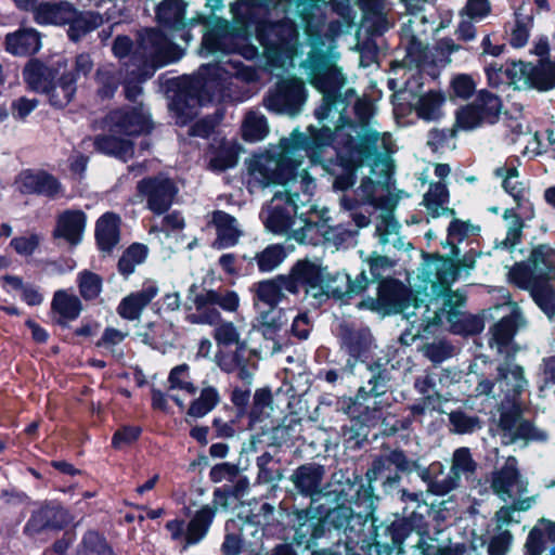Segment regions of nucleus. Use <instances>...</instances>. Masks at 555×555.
<instances>
[{
  "mask_svg": "<svg viewBox=\"0 0 555 555\" xmlns=\"http://www.w3.org/2000/svg\"><path fill=\"white\" fill-rule=\"evenodd\" d=\"M321 137V143L305 145L301 132L294 130L279 144L270 145L245 160L246 186L250 193L271 185L283 186V191H278L260 212L266 229L312 245L318 244L324 233L328 211L318 209L313 204L315 181L300 167L306 156L312 162H320V151L326 150L328 141L326 132Z\"/></svg>",
  "mask_w": 555,
  "mask_h": 555,
  "instance_id": "f257e3e1",
  "label": "nucleus"
},
{
  "mask_svg": "<svg viewBox=\"0 0 555 555\" xmlns=\"http://www.w3.org/2000/svg\"><path fill=\"white\" fill-rule=\"evenodd\" d=\"M460 276V268L453 260H444L437 270V279L443 289L437 293L439 286L430 283L431 295L425 293L424 297L412 296L406 287L392 279L384 280L378 286V302L388 312L401 313L410 328L400 337L405 344H412L424 333L429 332L430 326L442 323L443 319L451 325L452 331L461 333V322L467 317L460 311L464 304V297L452 293L449 285Z\"/></svg>",
  "mask_w": 555,
  "mask_h": 555,
  "instance_id": "f03ea898",
  "label": "nucleus"
},
{
  "mask_svg": "<svg viewBox=\"0 0 555 555\" xmlns=\"http://www.w3.org/2000/svg\"><path fill=\"white\" fill-rule=\"evenodd\" d=\"M354 102V113L359 122L357 125L349 121L344 114L339 119L338 114L332 113L327 119L335 126L333 132L328 127L323 126L320 129L313 126L308 127V134L301 132L305 145L319 144L323 141L321 133L328 135L326 150L320 151V162L323 160V154L331 151V144L335 147L340 157L349 163L357 164L370 153L390 154L395 151V142L389 132H382L376 122L372 120L373 107L370 102L360 100L354 94L353 100L347 102V106Z\"/></svg>",
  "mask_w": 555,
  "mask_h": 555,
  "instance_id": "7ed1b4c3",
  "label": "nucleus"
},
{
  "mask_svg": "<svg viewBox=\"0 0 555 555\" xmlns=\"http://www.w3.org/2000/svg\"><path fill=\"white\" fill-rule=\"evenodd\" d=\"M292 0H237L231 4L236 23L248 28L255 25L256 37L263 48V55L272 67L292 64L304 44L298 41L296 24L288 18L270 21L274 12H286Z\"/></svg>",
  "mask_w": 555,
  "mask_h": 555,
  "instance_id": "20e7f679",
  "label": "nucleus"
},
{
  "mask_svg": "<svg viewBox=\"0 0 555 555\" xmlns=\"http://www.w3.org/2000/svg\"><path fill=\"white\" fill-rule=\"evenodd\" d=\"M495 385L505 393L499 422V434L502 442L512 444L518 441L525 443L545 441L547 433L521 417V403L518 401V397L527 387L522 369L511 362L500 365L496 382L481 379L477 384L476 392L479 396H489L493 392Z\"/></svg>",
  "mask_w": 555,
  "mask_h": 555,
  "instance_id": "39448f33",
  "label": "nucleus"
},
{
  "mask_svg": "<svg viewBox=\"0 0 555 555\" xmlns=\"http://www.w3.org/2000/svg\"><path fill=\"white\" fill-rule=\"evenodd\" d=\"M305 47L309 48V51L302 66L308 72L311 85L323 94L322 103L314 112L317 119L323 122L333 112L343 119L347 102L354 98V90L347 89L344 95L339 93L346 83V77L341 68L335 64L338 57L336 44L332 39L322 41V38L317 36L308 40Z\"/></svg>",
  "mask_w": 555,
  "mask_h": 555,
  "instance_id": "423d86ee",
  "label": "nucleus"
},
{
  "mask_svg": "<svg viewBox=\"0 0 555 555\" xmlns=\"http://www.w3.org/2000/svg\"><path fill=\"white\" fill-rule=\"evenodd\" d=\"M182 50L158 29H145L126 64L125 93L129 100L141 94V82L150 78L156 68L181 59Z\"/></svg>",
  "mask_w": 555,
  "mask_h": 555,
  "instance_id": "0eeeda50",
  "label": "nucleus"
},
{
  "mask_svg": "<svg viewBox=\"0 0 555 555\" xmlns=\"http://www.w3.org/2000/svg\"><path fill=\"white\" fill-rule=\"evenodd\" d=\"M287 278L295 282L297 291L299 285L305 286L306 294L319 302L330 296L340 298L350 293L358 294L367 285L364 272L352 282L347 273L336 272L332 275L320 262L310 260H299Z\"/></svg>",
  "mask_w": 555,
  "mask_h": 555,
  "instance_id": "6e6552de",
  "label": "nucleus"
},
{
  "mask_svg": "<svg viewBox=\"0 0 555 555\" xmlns=\"http://www.w3.org/2000/svg\"><path fill=\"white\" fill-rule=\"evenodd\" d=\"M208 78L204 87L212 92L218 101L243 102L250 98L251 92L241 87V83H250L259 79L256 68L245 66L234 56L219 61L202 68Z\"/></svg>",
  "mask_w": 555,
  "mask_h": 555,
  "instance_id": "1a4fd4ad",
  "label": "nucleus"
},
{
  "mask_svg": "<svg viewBox=\"0 0 555 555\" xmlns=\"http://www.w3.org/2000/svg\"><path fill=\"white\" fill-rule=\"evenodd\" d=\"M205 25L202 54H237L246 60H254L259 55L258 48L249 42L248 37L231 30L227 20L214 17L207 20Z\"/></svg>",
  "mask_w": 555,
  "mask_h": 555,
  "instance_id": "9d476101",
  "label": "nucleus"
},
{
  "mask_svg": "<svg viewBox=\"0 0 555 555\" xmlns=\"http://www.w3.org/2000/svg\"><path fill=\"white\" fill-rule=\"evenodd\" d=\"M354 504L357 506L364 505V513L353 512L350 505H346V502L351 501L344 499L341 504L333 509H330L325 516V522L333 526L335 529L343 530L346 534V544L349 547L350 544H359L360 542H366L367 538L364 534V528L372 516V495L367 490L362 487L356 490Z\"/></svg>",
  "mask_w": 555,
  "mask_h": 555,
  "instance_id": "9b49d317",
  "label": "nucleus"
},
{
  "mask_svg": "<svg viewBox=\"0 0 555 555\" xmlns=\"http://www.w3.org/2000/svg\"><path fill=\"white\" fill-rule=\"evenodd\" d=\"M366 205L374 209H387L392 205L386 182H374L366 178L357 189L354 196L343 195L340 198L341 208L349 212V217L358 228H364L370 223L371 210L365 207Z\"/></svg>",
  "mask_w": 555,
  "mask_h": 555,
  "instance_id": "f8f14e48",
  "label": "nucleus"
},
{
  "mask_svg": "<svg viewBox=\"0 0 555 555\" xmlns=\"http://www.w3.org/2000/svg\"><path fill=\"white\" fill-rule=\"evenodd\" d=\"M330 3L339 20L325 23L321 8L315 4L312 8L313 13L311 17L304 14V20L307 24L308 40L320 36L322 41L332 39L333 43L336 44L337 37L349 34L353 29L358 16L353 8V5H356L354 0H332Z\"/></svg>",
  "mask_w": 555,
  "mask_h": 555,
  "instance_id": "ddd939ff",
  "label": "nucleus"
},
{
  "mask_svg": "<svg viewBox=\"0 0 555 555\" xmlns=\"http://www.w3.org/2000/svg\"><path fill=\"white\" fill-rule=\"evenodd\" d=\"M491 489L505 503L514 504L515 508L529 509L532 499L524 498L527 482L521 478L517 460L508 456L502 467L492 473Z\"/></svg>",
  "mask_w": 555,
  "mask_h": 555,
  "instance_id": "4468645a",
  "label": "nucleus"
},
{
  "mask_svg": "<svg viewBox=\"0 0 555 555\" xmlns=\"http://www.w3.org/2000/svg\"><path fill=\"white\" fill-rule=\"evenodd\" d=\"M361 11V21L357 31L360 40L366 37L371 41L389 31L396 24L393 2L391 0H354Z\"/></svg>",
  "mask_w": 555,
  "mask_h": 555,
  "instance_id": "2eb2a0df",
  "label": "nucleus"
},
{
  "mask_svg": "<svg viewBox=\"0 0 555 555\" xmlns=\"http://www.w3.org/2000/svg\"><path fill=\"white\" fill-rule=\"evenodd\" d=\"M307 100L306 89L302 81L292 78L276 83L263 99L267 109L285 114L288 116L298 115Z\"/></svg>",
  "mask_w": 555,
  "mask_h": 555,
  "instance_id": "dca6fc26",
  "label": "nucleus"
},
{
  "mask_svg": "<svg viewBox=\"0 0 555 555\" xmlns=\"http://www.w3.org/2000/svg\"><path fill=\"white\" fill-rule=\"evenodd\" d=\"M106 126L111 132H118L130 139L152 129L150 114L142 104L111 112L106 117Z\"/></svg>",
  "mask_w": 555,
  "mask_h": 555,
  "instance_id": "f3484780",
  "label": "nucleus"
},
{
  "mask_svg": "<svg viewBox=\"0 0 555 555\" xmlns=\"http://www.w3.org/2000/svg\"><path fill=\"white\" fill-rule=\"evenodd\" d=\"M410 17L401 28V42L405 47L403 62L408 66L421 67L427 57L424 37L427 34V20L418 13H410Z\"/></svg>",
  "mask_w": 555,
  "mask_h": 555,
  "instance_id": "a211bd4d",
  "label": "nucleus"
},
{
  "mask_svg": "<svg viewBox=\"0 0 555 555\" xmlns=\"http://www.w3.org/2000/svg\"><path fill=\"white\" fill-rule=\"evenodd\" d=\"M258 351L248 348L246 343L235 346L233 351H220L217 356L218 366L227 373H236L244 383L250 384L257 369Z\"/></svg>",
  "mask_w": 555,
  "mask_h": 555,
  "instance_id": "6ab92c4d",
  "label": "nucleus"
},
{
  "mask_svg": "<svg viewBox=\"0 0 555 555\" xmlns=\"http://www.w3.org/2000/svg\"><path fill=\"white\" fill-rule=\"evenodd\" d=\"M215 508L205 505L190 520L186 529L184 522L173 519L167 522L166 528L173 540H184L185 546L198 543L208 532L215 517Z\"/></svg>",
  "mask_w": 555,
  "mask_h": 555,
  "instance_id": "aec40b11",
  "label": "nucleus"
},
{
  "mask_svg": "<svg viewBox=\"0 0 555 555\" xmlns=\"http://www.w3.org/2000/svg\"><path fill=\"white\" fill-rule=\"evenodd\" d=\"M138 193L147 202V208L156 215H162L172 205L176 195L173 182L163 176L143 179L138 183Z\"/></svg>",
  "mask_w": 555,
  "mask_h": 555,
  "instance_id": "412c9836",
  "label": "nucleus"
},
{
  "mask_svg": "<svg viewBox=\"0 0 555 555\" xmlns=\"http://www.w3.org/2000/svg\"><path fill=\"white\" fill-rule=\"evenodd\" d=\"M249 513L245 515L246 520L242 526V535L244 542H248L256 547L262 546L264 537V527L274 520V507L267 502L255 501L248 504Z\"/></svg>",
  "mask_w": 555,
  "mask_h": 555,
  "instance_id": "4be33fe9",
  "label": "nucleus"
},
{
  "mask_svg": "<svg viewBox=\"0 0 555 555\" xmlns=\"http://www.w3.org/2000/svg\"><path fill=\"white\" fill-rule=\"evenodd\" d=\"M254 294V305L259 309V304L268 308H278V305L284 298V292L297 293L295 282L289 278L280 275L275 279L264 280L254 283L250 287Z\"/></svg>",
  "mask_w": 555,
  "mask_h": 555,
  "instance_id": "5701e85b",
  "label": "nucleus"
},
{
  "mask_svg": "<svg viewBox=\"0 0 555 555\" xmlns=\"http://www.w3.org/2000/svg\"><path fill=\"white\" fill-rule=\"evenodd\" d=\"M68 521V512L57 502H49L34 512L25 526V531L36 534L44 530L57 531Z\"/></svg>",
  "mask_w": 555,
  "mask_h": 555,
  "instance_id": "b1692460",
  "label": "nucleus"
},
{
  "mask_svg": "<svg viewBox=\"0 0 555 555\" xmlns=\"http://www.w3.org/2000/svg\"><path fill=\"white\" fill-rule=\"evenodd\" d=\"M379 153H370L367 156H365L361 162L353 164L349 163L348 160L340 157L337 153V150L335 147V143L331 144V151L323 154V160L322 162H310L314 165L319 164L322 165V167L326 171H332L335 173L334 166L338 165L343 168V173L336 176L333 182V186L335 190L345 191L349 188H351L354 184L356 178H354V169L359 166H361L364 162L370 159L373 156H379Z\"/></svg>",
  "mask_w": 555,
  "mask_h": 555,
  "instance_id": "393cba45",
  "label": "nucleus"
},
{
  "mask_svg": "<svg viewBox=\"0 0 555 555\" xmlns=\"http://www.w3.org/2000/svg\"><path fill=\"white\" fill-rule=\"evenodd\" d=\"M520 322L521 315L517 309H514L509 315L503 317L490 331V348L506 357L514 354L516 350L513 346V338Z\"/></svg>",
  "mask_w": 555,
  "mask_h": 555,
  "instance_id": "a878e982",
  "label": "nucleus"
},
{
  "mask_svg": "<svg viewBox=\"0 0 555 555\" xmlns=\"http://www.w3.org/2000/svg\"><path fill=\"white\" fill-rule=\"evenodd\" d=\"M158 285L153 280H146L141 289L125 297L117 307V313L125 320H139L143 309L158 294Z\"/></svg>",
  "mask_w": 555,
  "mask_h": 555,
  "instance_id": "bb28decb",
  "label": "nucleus"
},
{
  "mask_svg": "<svg viewBox=\"0 0 555 555\" xmlns=\"http://www.w3.org/2000/svg\"><path fill=\"white\" fill-rule=\"evenodd\" d=\"M121 219L114 212H105L95 224V241L102 253L111 254L120 242Z\"/></svg>",
  "mask_w": 555,
  "mask_h": 555,
  "instance_id": "cd10ccee",
  "label": "nucleus"
},
{
  "mask_svg": "<svg viewBox=\"0 0 555 555\" xmlns=\"http://www.w3.org/2000/svg\"><path fill=\"white\" fill-rule=\"evenodd\" d=\"M211 222L217 232V237L212 244L215 248L223 249L232 247L237 244L240 237L243 235L237 220L222 210L214 211Z\"/></svg>",
  "mask_w": 555,
  "mask_h": 555,
  "instance_id": "c85d7f7f",
  "label": "nucleus"
},
{
  "mask_svg": "<svg viewBox=\"0 0 555 555\" xmlns=\"http://www.w3.org/2000/svg\"><path fill=\"white\" fill-rule=\"evenodd\" d=\"M63 63H57V66H46L37 60L30 61L24 68V79L35 91L42 92L49 90L51 82H54L56 78L62 74Z\"/></svg>",
  "mask_w": 555,
  "mask_h": 555,
  "instance_id": "c756f323",
  "label": "nucleus"
},
{
  "mask_svg": "<svg viewBox=\"0 0 555 555\" xmlns=\"http://www.w3.org/2000/svg\"><path fill=\"white\" fill-rule=\"evenodd\" d=\"M324 469L317 464L299 466L291 476V480L299 493L314 498L321 493Z\"/></svg>",
  "mask_w": 555,
  "mask_h": 555,
  "instance_id": "7c9ffc66",
  "label": "nucleus"
},
{
  "mask_svg": "<svg viewBox=\"0 0 555 555\" xmlns=\"http://www.w3.org/2000/svg\"><path fill=\"white\" fill-rule=\"evenodd\" d=\"M186 3L182 0H163L156 9V17L160 25L171 30H183L193 26L194 20H185Z\"/></svg>",
  "mask_w": 555,
  "mask_h": 555,
  "instance_id": "2f4dec72",
  "label": "nucleus"
},
{
  "mask_svg": "<svg viewBox=\"0 0 555 555\" xmlns=\"http://www.w3.org/2000/svg\"><path fill=\"white\" fill-rule=\"evenodd\" d=\"M118 132L98 135L94 140L95 149L109 156H114L122 162L129 160L134 155L133 142L128 137H119Z\"/></svg>",
  "mask_w": 555,
  "mask_h": 555,
  "instance_id": "473e14b6",
  "label": "nucleus"
},
{
  "mask_svg": "<svg viewBox=\"0 0 555 555\" xmlns=\"http://www.w3.org/2000/svg\"><path fill=\"white\" fill-rule=\"evenodd\" d=\"M295 540L298 544L309 545L324 533V525L321 517L312 515V512L298 511L295 514Z\"/></svg>",
  "mask_w": 555,
  "mask_h": 555,
  "instance_id": "72a5a7b5",
  "label": "nucleus"
},
{
  "mask_svg": "<svg viewBox=\"0 0 555 555\" xmlns=\"http://www.w3.org/2000/svg\"><path fill=\"white\" fill-rule=\"evenodd\" d=\"M369 384L372 385L370 390L366 391L365 388H360L354 397L352 405L349 406V413L352 416L360 417L363 415L364 421H370V417L364 415L361 411V406L364 401L373 400L372 405H365V410L369 411L371 408L375 410L376 398L386 391V375L383 372H378L377 375L372 376Z\"/></svg>",
  "mask_w": 555,
  "mask_h": 555,
  "instance_id": "f704fd0d",
  "label": "nucleus"
},
{
  "mask_svg": "<svg viewBox=\"0 0 555 555\" xmlns=\"http://www.w3.org/2000/svg\"><path fill=\"white\" fill-rule=\"evenodd\" d=\"M443 465L440 462L431 463L421 473L422 479L427 483L428 491L436 495H444L455 489V477L443 474Z\"/></svg>",
  "mask_w": 555,
  "mask_h": 555,
  "instance_id": "c9c22d12",
  "label": "nucleus"
},
{
  "mask_svg": "<svg viewBox=\"0 0 555 555\" xmlns=\"http://www.w3.org/2000/svg\"><path fill=\"white\" fill-rule=\"evenodd\" d=\"M5 44L7 50L15 55L34 54L40 49V37L35 29H21L9 34Z\"/></svg>",
  "mask_w": 555,
  "mask_h": 555,
  "instance_id": "e433bc0d",
  "label": "nucleus"
},
{
  "mask_svg": "<svg viewBox=\"0 0 555 555\" xmlns=\"http://www.w3.org/2000/svg\"><path fill=\"white\" fill-rule=\"evenodd\" d=\"M341 341L353 359H364L372 346V336L367 330H351L343 327Z\"/></svg>",
  "mask_w": 555,
  "mask_h": 555,
  "instance_id": "4c0bfd02",
  "label": "nucleus"
},
{
  "mask_svg": "<svg viewBox=\"0 0 555 555\" xmlns=\"http://www.w3.org/2000/svg\"><path fill=\"white\" fill-rule=\"evenodd\" d=\"M423 204L433 217H439L446 214H454L449 209V191L446 183L439 181L431 183L425 193Z\"/></svg>",
  "mask_w": 555,
  "mask_h": 555,
  "instance_id": "58836bf2",
  "label": "nucleus"
},
{
  "mask_svg": "<svg viewBox=\"0 0 555 555\" xmlns=\"http://www.w3.org/2000/svg\"><path fill=\"white\" fill-rule=\"evenodd\" d=\"M269 134L266 116L258 111H248L242 122V137L247 142L262 141Z\"/></svg>",
  "mask_w": 555,
  "mask_h": 555,
  "instance_id": "ea45409f",
  "label": "nucleus"
},
{
  "mask_svg": "<svg viewBox=\"0 0 555 555\" xmlns=\"http://www.w3.org/2000/svg\"><path fill=\"white\" fill-rule=\"evenodd\" d=\"M39 24L64 25L69 21V4L67 2H44L35 12Z\"/></svg>",
  "mask_w": 555,
  "mask_h": 555,
  "instance_id": "a19ab883",
  "label": "nucleus"
},
{
  "mask_svg": "<svg viewBox=\"0 0 555 555\" xmlns=\"http://www.w3.org/2000/svg\"><path fill=\"white\" fill-rule=\"evenodd\" d=\"M444 101L440 91H429L423 94L415 104L417 116L427 121L438 120L442 116Z\"/></svg>",
  "mask_w": 555,
  "mask_h": 555,
  "instance_id": "79ce46f5",
  "label": "nucleus"
},
{
  "mask_svg": "<svg viewBox=\"0 0 555 555\" xmlns=\"http://www.w3.org/2000/svg\"><path fill=\"white\" fill-rule=\"evenodd\" d=\"M476 468L477 463L474 461L469 449H456L452 456V465L450 469L451 477H455V488L459 486L461 477L468 479L474 475Z\"/></svg>",
  "mask_w": 555,
  "mask_h": 555,
  "instance_id": "37998d69",
  "label": "nucleus"
},
{
  "mask_svg": "<svg viewBox=\"0 0 555 555\" xmlns=\"http://www.w3.org/2000/svg\"><path fill=\"white\" fill-rule=\"evenodd\" d=\"M287 253L283 245L271 244L263 250L257 253L254 260L258 270L262 273L272 272L285 260Z\"/></svg>",
  "mask_w": 555,
  "mask_h": 555,
  "instance_id": "c03bdc74",
  "label": "nucleus"
},
{
  "mask_svg": "<svg viewBox=\"0 0 555 555\" xmlns=\"http://www.w3.org/2000/svg\"><path fill=\"white\" fill-rule=\"evenodd\" d=\"M220 400L218 390L212 386L204 387L199 397L194 399L188 410V415L201 418L212 411Z\"/></svg>",
  "mask_w": 555,
  "mask_h": 555,
  "instance_id": "a18cd8bd",
  "label": "nucleus"
},
{
  "mask_svg": "<svg viewBox=\"0 0 555 555\" xmlns=\"http://www.w3.org/2000/svg\"><path fill=\"white\" fill-rule=\"evenodd\" d=\"M531 88L540 91H548L555 88V62L541 60L532 65Z\"/></svg>",
  "mask_w": 555,
  "mask_h": 555,
  "instance_id": "49530a36",
  "label": "nucleus"
},
{
  "mask_svg": "<svg viewBox=\"0 0 555 555\" xmlns=\"http://www.w3.org/2000/svg\"><path fill=\"white\" fill-rule=\"evenodd\" d=\"M69 80L66 62L63 63L62 74L54 82H51L49 90L43 92L48 94L51 105L56 108H63L69 103Z\"/></svg>",
  "mask_w": 555,
  "mask_h": 555,
  "instance_id": "de8ad7c7",
  "label": "nucleus"
},
{
  "mask_svg": "<svg viewBox=\"0 0 555 555\" xmlns=\"http://www.w3.org/2000/svg\"><path fill=\"white\" fill-rule=\"evenodd\" d=\"M532 25V15L522 14L520 9L515 11V25L509 34V44L516 49L524 48L529 40Z\"/></svg>",
  "mask_w": 555,
  "mask_h": 555,
  "instance_id": "09e8293b",
  "label": "nucleus"
},
{
  "mask_svg": "<svg viewBox=\"0 0 555 555\" xmlns=\"http://www.w3.org/2000/svg\"><path fill=\"white\" fill-rule=\"evenodd\" d=\"M530 260L535 271L542 278L555 274V250L548 246H539L532 250Z\"/></svg>",
  "mask_w": 555,
  "mask_h": 555,
  "instance_id": "8fccbe9b",
  "label": "nucleus"
},
{
  "mask_svg": "<svg viewBox=\"0 0 555 555\" xmlns=\"http://www.w3.org/2000/svg\"><path fill=\"white\" fill-rule=\"evenodd\" d=\"M399 223L393 217L387 212L380 216L376 224V234L382 245L391 244L396 248L402 246V241L399 237Z\"/></svg>",
  "mask_w": 555,
  "mask_h": 555,
  "instance_id": "3c124183",
  "label": "nucleus"
},
{
  "mask_svg": "<svg viewBox=\"0 0 555 555\" xmlns=\"http://www.w3.org/2000/svg\"><path fill=\"white\" fill-rule=\"evenodd\" d=\"M249 488L247 478H238L232 487L217 489L214 493V503L222 508H229L232 501H238Z\"/></svg>",
  "mask_w": 555,
  "mask_h": 555,
  "instance_id": "603ef678",
  "label": "nucleus"
},
{
  "mask_svg": "<svg viewBox=\"0 0 555 555\" xmlns=\"http://www.w3.org/2000/svg\"><path fill=\"white\" fill-rule=\"evenodd\" d=\"M204 298H205V291L197 294L193 298L195 312L190 315V320L193 323L210 324V325L217 324L221 319V314L215 308L216 304H208V302H206V300H203Z\"/></svg>",
  "mask_w": 555,
  "mask_h": 555,
  "instance_id": "864d4df0",
  "label": "nucleus"
},
{
  "mask_svg": "<svg viewBox=\"0 0 555 555\" xmlns=\"http://www.w3.org/2000/svg\"><path fill=\"white\" fill-rule=\"evenodd\" d=\"M147 254V246L139 243L132 244L124 251L118 261L119 272L126 276L130 275L138 264L145 261Z\"/></svg>",
  "mask_w": 555,
  "mask_h": 555,
  "instance_id": "5fc2aeb1",
  "label": "nucleus"
},
{
  "mask_svg": "<svg viewBox=\"0 0 555 555\" xmlns=\"http://www.w3.org/2000/svg\"><path fill=\"white\" fill-rule=\"evenodd\" d=\"M531 73L532 64L525 63L521 61L512 62L506 66L504 70L505 77L508 79V82L519 90L531 88Z\"/></svg>",
  "mask_w": 555,
  "mask_h": 555,
  "instance_id": "6e6d98bb",
  "label": "nucleus"
},
{
  "mask_svg": "<svg viewBox=\"0 0 555 555\" xmlns=\"http://www.w3.org/2000/svg\"><path fill=\"white\" fill-rule=\"evenodd\" d=\"M208 304H216L225 312H235L240 307V296L231 289L205 291V298Z\"/></svg>",
  "mask_w": 555,
  "mask_h": 555,
  "instance_id": "4d7b16f0",
  "label": "nucleus"
},
{
  "mask_svg": "<svg viewBox=\"0 0 555 555\" xmlns=\"http://www.w3.org/2000/svg\"><path fill=\"white\" fill-rule=\"evenodd\" d=\"M259 330L266 338H273L284 325V313L278 308H268L259 312Z\"/></svg>",
  "mask_w": 555,
  "mask_h": 555,
  "instance_id": "13d9d810",
  "label": "nucleus"
},
{
  "mask_svg": "<svg viewBox=\"0 0 555 555\" xmlns=\"http://www.w3.org/2000/svg\"><path fill=\"white\" fill-rule=\"evenodd\" d=\"M496 175L503 178L504 190L517 202L526 198L527 190L518 180V171L514 167H502L496 170Z\"/></svg>",
  "mask_w": 555,
  "mask_h": 555,
  "instance_id": "bf43d9fd",
  "label": "nucleus"
},
{
  "mask_svg": "<svg viewBox=\"0 0 555 555\" xmlns=\"http://www.w3.org/2000/svg\"><path fill=\"white\" fill-rule=\"evenodd\" d=\"M128 336V332H124L114 327H106L98 341V347L111 353L115 358H121L124 350L121 344Z\"/></svg>",
  "mask_w": 555,
  "mask_h": 555,
  "instance_id": "052dcab7",
  "label": "nucleus"
},
{
  "mask_svg": "<svg viewBox=\"0 0 555 555\" xmlns=\"http://www.w3.org/2000/svg\"><path fill=\"white\" fill-rule=\"evenodd\" d=\"M474 104L478 106L487 124L495 122L501 111V101L496 95L481 90L474 101Z\"/></svg>",
  "mask_w": 555,
  "mask_h": 555,
  "instance_id": "680f3d73",
  "label": "nucleus"
},
{
  "mask_svg": "<svg viewBox=\"0 0 555 555\" xmlns=\"http://www.w3.org/2000/svg\"><path fill=\"white\" fill-rule=\"evenodd\" d=\"M237 164V153L233 145L222 143L210 156L209 167L216 171L233 168Z\"/></svg>",
  "mask_w": 555,
  "mask_h": 555,
  "instance_id": "e2e57ef3",
  "label": "nucleus"
},
{
  "mask_svg": "<svg viewBox=\"0 0 555 555\" xmlns=\"http://www.w3.org/2000/svg\"><path fill=\"white\" fill-rule=\"evenodd\" d=\"M168 383L170 389H177L193 396L196 392V386L190 377V367L188 364H180L171 369Z\"/></svg>",
  "mask_w": 555,
  "mask_h": 555,
  "instance_id": "0e129e2a",
  "label": "nucleus"
},
{
  "mask_svg": "<svg viewBox=\"0 0 555 555\" xmlns=\"http://www.w3.org/2000/svg\"><path fill=\"white\" fill-rule=\"evenodd\" d=\"M51 319L52 321L65 327L69 323V295L66 291L61 289L55 292L51 302Z\"/></svg>",
  "mask_w": 555,
  "mask_h": 555,
  "instance_id": "69168bd1",
  "label": "nucleus"
},
{
  "mask_svg": "<svg viewBox=\"0 0 555 555\" xmlns=\"http://www.w3.org/2000/svg\"><path fill=\"white\" fill-rule=\"evenodd\" d=\"M531 296L545 314L550 318L555 314V294L550 284H533Z\"/></svg>",
  "mask_w": 555,
  "mask_h": 555,
  "instance_id": "338daca9",
  "label": "nucleus"
},
{
  "mask_svg": "<svg viewBox=\"0 0 555 555\" xmlns=\"http://www.w3.org/2000/svg\"><path fill=\"white\" fill-rule=\"evenodd\" d=\"M78 287L80 295L85 299L91 300L100 295L102 289V280L93 272L83 271L78 275Z\"/></svg>",
  "mask_w": 555,
  "mask_h": 555,
  "instance_id": "774afa93",
  "label": "nucleus"
}]
</instances>
